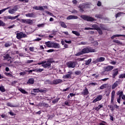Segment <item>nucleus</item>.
I'll use <instances>...</instances> for the list:
<instances>
[{
    "mask_svg": "<svg viewBox=\"0 0 125 125\" xmlns=\"http://www.w3.org/2000/svg\"><path fill=\"white\" fill-rule=\"evenodd\" d=\"M81 51L83 54H84V53H89V52H95V49L91 48H84Z\"/></svg>",
    "mask_w": 125,
    "mask_h": 125,
    "instance_id": "obj_1",
    "label": "nucleus"
},
{
    "mask_svg": "<svg viewBox=\"0 0 125 125\" xmlns=\"http://www.w3.org/2000/svg\"><path fill=\"white\" fill-rule=\"evenodd\" d=\"M16 38L18 40H21V39H23V38H26L27 35L25 34H23V32H17L16 33Z\"/></svg>",
    "mask_w": 125,
    "mask_h": 125,
    "instance_id": "obj_2",
    "label": "nucleus"
},
{
    "mask_svg": "<svg viewBox=\"0 0 125 125\" xmlns=\"http://www.w3.org/2000/svg\"><path fill=\"white\" fill-rule=\"evenodd\" d=\"M43 64L42 65V67H43V68H48L50 67V65H51V62H50V61H43Z\"/></svg>",
    "mask_w": 125,
    "mask_h": 125,
    "instance_id": "obj_3",
    "label": "nucleus"
},
{
    "mask_svg": "<svg viewBox=\"0 0 125 125\" xmlns=\"http://www.w3.org/2000/svg\"><path fill=\"white\" fill-rule=\"evenodd\" d=\"M81 17L83 20H86V21H94V19L91 17L85 15H82Z\"/></svg>",
    "mask_w": 125,
    "mask_h": 125,
    "instance_id": "obj_4",
    "label": "nucleus"
},
{
    "mask_svg": "<svg viewBox=\"0 0 125 125\" xmlns=\"http://www.w3.org/2000/svg\"><path fill=\"white\" fill-rule=\"evenodd\" d=\"M17 10H18V7H17V6H15L13 9L8 10V13L10 14H14Z\"/></svg>",
    "mask_w": 125,
    "mask_h": 125,
    "instance_id": "obj_5",
    "label": "nucleus"
},
{
    "mask_svg": "<svg viewBox=\"0 0 125 125\" xmlns=\"http://www.w3.org/2000/svg\"><path fill=\"white\" fill-rule=\"evenodd\" d=\"M66 65L68 68H75L76 67V62H68Z\"/></svg>",
    "mask_w": 125,
    "mask_h": 125,
    "instance_id": "obj_6",
    "label": "nucleus"
},
{
    "mask_svg": "<svg viewBox=\"0 0 125 125\" xmlns=\"http://www.w3.org/2000/svg\"><path fill=\"white\" fill-rule=\"evenodd\" d=\"M118 74H119V69L118 68L114 69L112 71L113 79H115V78H116V76H117Z\"/></svg>",
    "mask_w": 125,
    "mask_h": 125,
    "instance_id": "obj_7",
    "label": "nucleus"
},
{
    "mask_svg": "<svg viewBox=\"0 0 125 125\" xmlns=\"http://www.w3.org/2000/svg\"><path fill=\"white\" fill-rule=\"evenodd\" d=\"M102 95H100L97 96V97L93 101V103H96L98 101H100L102 100Z\"/></svg>",
    "mask_w": 125,
    "mask_h": 125,
    "instance_id": "obj_8",
    "label": "nucleus"
},
{
    "mask_svg": "<svg viewBox=\"0 0 125 125\" xmlns=\"http://www.w3.org/2000/svg\"><path fill=\"white\" fill-rule=\"evenodd\" d=\"M89 93V92H88V90L87 89L86 87H85V89H83V91L81 93V94H82V95H84V96H85L86 95H88Z\"/></svg>",
    "mask_w": 125,
    "mask_h": 125,
    "instance_id": "obj_9",
    "label": "nucleus"
},
{
    "mask_svg": "<svg viewBox=\"0 0 125 125\" xmlns=\"http://www.w3.org/2000/svg\"><path fill=\"white\" fill-rule=\"evenodd\" d=\"M3 58L5 60H8V61H9L10 63H12V61L10 60L11 59V57L10 56H9V54H6L5 55L3 56Z\"/></svg>",
    "mask_w": 125,
    "mask_h": 125,
    "instance_id": "obj_10",
    "label": "nucleus"
},
{
    "mask_svg": "<svg viewBox=\"0 0 125 125\" xmlns=\"http://www.w3.org/2000/svg\"><path fill=\"white\" fill-rule=\"evenodd\" d=\"M105 71H107V72H110V71H112L113 69H114V66L112 65H108L107 66L104 67V68Z\"/></svg>",
    "mask_w": 125,
    "mask_h": 125,
    "instance_id": "obj_11",
    "label": "nucleus"
},
{
    "mask_svg": "<svg viewBox=\"0 0 125 125\" xmlns=\"http://www.w3.org/2000/svg\"><path fill=\"white\" fill-rule=\"evenodd\" d=\"M21 21L22 23H24L25 24H31L32 23V20L30 19H22Z\"/></svg>",
    "mask_w": 125,
    "mask_h": 125,
    "instance_id": "obj_12",
    "label": "nucleus"
},
{
    "mask_svg": "<svg viewBox=\"0 0 125 125\" xmlns=\"http://www.w3.org/2000/svg\"><path fill=\"white\" fill-rule=\"evenodd\" d=\"M67 20H74V19H78V17L74 15H70L66 18Z\"/></svg>",
    "mask_w": 125,
    "mask_h": 125,
    "instance_id": "obj_13",
    "label": "nucleus"
},
{
    "mask_svg": "<svg viewBox=\"0 0 125 125\" xmlns=\"http://www.w3.org/2000/svg\"><path fill=\"white\" fill-rule=\"evenodd\" d=\"M60 47V45L58 43L53 42L52 45V48H59Z\"/></svg>",
    "mask_w": 125,
    "mask_h": 125,
    "instance_id": "obj_14",
    "label": "nucleus"
},
{
    "mask_svg": "<svg viewBox=\"0 0 125 125\" xmlns=\"http://www.w3.org/2000/svg\"><path fill=\"white\" fill-rule=\"evenodd\" d=\"M19 17V15L16 16L15 17H12L11 16H8L6 17V19H9L11 20H15L16 18H18Z\"/></svg>",
    "mask_w": 125,
    "mask_h": 125,
    "instance_id": "obj_15",
    "label": "nucleus"
},
{
    "mask_svg": "<svg viewBox=\"0 0 125 125\" xmlns=\"http://www.w3.org/2000/svg\"><path fill=\"white\" fill-rule=\"evenodd\" d=\"M33 9H35V10H44L43 9V7L42 6H34L33 7Z\"/></svg>",
    "mask_w": 125,
    "mask_h": 125,
    "instance_id": "obj_16",
    "label": "nucleus"
},
{
    "mask_svg": "<svg viewBox=\"0 0 125 125\" xmlns=\"http://www.w3.org/2000/svg\"><path fill=\"white\" fill-rule=\"evenodd\" d=\"M119 85V81L115 82L112 86V89H115Z\"/></svg>",
    "mask_w": 125,
    "mask_h": 125,
    "instance_id": "obj_17",
    "label": "nucleus"
},
{
    "mask_svg": "<svg viewBox=\"0 0 125 125\" xmlns=\"http://www.w3.org/2000/svg\"><path fill=\"white\" fill-rule=\"evenodd\" d=\"M52 43L53 42H51V41H48L47 42H45V44H46V46L47 47H52Z\"/></svg>",
    "mask_w": 125,
    "mask_h": 125,
    "instance_id": "obj_18",
    "label": "nucleus"
},
{
    "mask_svg": "<svg viewBox=\"0 0 125 125\" xmlns=\"http://www.w3.org/2000/svg\"><path fill=\"white\" fill-rule=\"evenodd\" d=\"M68 73L69 74H66V75H64L63 76V79H69V78H71V75L72 74V72H68Z\"/></svg>",
    "mask_w": 125,
    "mask_h": 125,
    "instance_id": "obj_19",
    "label": "nucleus"
},
{
    "mask_svg": "<svg viewBox=\"0 0 125 125\" xmlns=\"http://www.w3.org/2000/svg\"><path fill=\"white\" fill-rule=\"evenodd\" d=\"M18 89L23 94H28V92L26 91V90H25V89H23L22 88H19Z\"/></svg>",
    "mask_w": 125,
    "mask_h": 125,
    "instance_id": "obj_20",
    "label": "nucleus"
},
{
    "mask_svg": "<svg viewBox=\"0 0 125 125\" xmlns=\"http://www.w3.org/2000/svg\"><path fill=\"white\" fill-rule=\"evenodd\" d=\"M25 16L26 17L33 18L35 17V14H34L33 13H28L25 14Z\"/></svg>",
    "mask_w": 125,
    "mask_h": 125,
    "instance_id": "obj_21",
    "label": "nucleus"
},
{
    "mask_svg": "<svg viewBox=\"0 0 125 125\" xmlns=\"http://www.w3.org/2000/svg\"><path fill=\"white\" fill-rule=\"evenodd\" d=\"M85 6H86V5L84 4H83L79 6V8H80V11H81V12H83V8H85Z\"/></svg>",
    "mask_w": 125,
    "mask_h": 125,
    "instance_id": "obj_22",
    "label": "nucleus"
},
{
    "mask_svg": "<svg viewBox=\"0 0 125 125\" xmlns=\"http://www.w3.org/2000/svg\"><path fill=\"white\" fill-rule=\"evenodd\" d=\"M62 83V80L61 79H57L53 82V83L55 84H58V83Z\"/></svg>",
    "mask_w": 125,
    "mask_h": 125,
    "instance_id": "obj_23",
    "label": "nucleus"
},
{
    "mask_svg": "<svg viewBox=\"0 0 125 125\" xmlns=\"http://www.w3.org/2000/svg\"><path fill=\"white\" fill-rule=\"evenodd\" d=\"M101 108H103V104H101L99 105L97 107H96L95 108V110H96V111H99V110H100V109H101Z\"/></svg>",
    "mask_w": 125,
    "mask_h": 125,
    "instance_id": "obj_24",
    "label": "nucleus"
},
{
    "mask_svg": "<svg viewBox=\"0 0 125 125\" xmlns=\"http://www.w3.org/2000/svg\"><path fill=\"white\" fill-rule=\"evenodd\" d=\"M124 35H121V34H117L115 35H113L111 37L112 40H113V39H115V38H119V37H124Z\"/></svg>",
    "mask_w": 125,
    "mask_h": 125,
    "instance_id": "obj_25",
    "label": "nucleus"
},
{
    "mask_svg": "<svg viewBox=\"0 0 125 125\" xmlns=\"http://www.w3.org/2000/svg\"><path fill=\"white\" fill-rule=\"evenodd\" d=\"M108 71H105V69H104V71H102L101 74V75H102L103 76H106V75H108L109 74V72H108Z\"/></svg>",
    "mask_w": 125,
    "mask_h": 125,
    "instance_id": "obj_26",
    "label": "nucleus"
},
{
    "mask_svg": "<svg viewBox=\"0 0 125 125\" xmlns=\"http://www.w3.org/2000/svg\"><path fill=\"white\" fill-rule=\"evenodd\" d=\"M105 61V58L104 57H100L97 59V61H99V62H103V61Z\"/></svg>",
    "mask_w": 125,
    "mask_h": 125,
    "instance_id": "obj_27",
    "label": "nucleus"
},
{
    "mask_svg": "<svg viewBox=\"0 0 125 125\" xmlns=\"http://www.w3.org/2000/svg\"><path fill=\"white\" fill-rule=\"evenodd\" d=\"M34 79L33 78L29 79L27 82V83H30L31 84H34Z\"/></svg>",
    "mask_w": 125,
    "mask_h": 125,
    "instance_id": "obj_28",
    "label": "nucleus"
},
{
    "mask_svg": "<svg viewBox=\"0 0 125 125\" xmlns=\"http://www.w3.org/2000/svg\"><path fill=\"white\" fill-rule=\"evenodd\" d=\"M113 42H115V43H117L119 45H121L122 44V42L119 40H114L113 41Z\"/></svg>",
    "mask_w": 125,
    "mask_h": 125,
    "instance_id": "obj_29",
    "label": "nucleus"
},
{
    "mask_svg": "<svg viewBox=\"0 0 125 125\" xmlns=\"http://www.w3.org/2000/svg\"><path fill=\"white\" fill-rule=\"evenodd\" d=\"M12 43L10 42H7L6 43H5V47H9V46H11V45H12Z\"/></svg>",
    "mask_w": 125,
    "mask_h": 125,
    "instance_id": "obj_30",
    "label": "nucleus"
},
{
    "mask_svg": "<svg viewBox=\"0 0 125 125\" xmlns=\"http://www.w3.org/2000/svg\"><path fill=\"white\" fill-rule=\"evenodd\" d=\"M92 29H93V30H97L98 29V28L99 27V26H98V25H96V24H93L92 25Z\"/></svg>",
    "mask_w": 125,
    "mask_h": 125,
    "instance_id": "obj_31",
    "label": "nucleus"
},
{
    "mask_svg": "<svg viewBox=\"0 0 125 125\" xmlns=\"http://www.w3.org/2000/svg\"><path fill=\"white\" fill-rule=\"evenodd\" d=\"M124 93L123 91H119L117 92V95H119V96H121L122 97V96L124 95Z\"/></svg>",
    "mask_w": 125,
    "mask_h": 125,
    "instance_id": "obj_32",
    "label": "nucleus"
},
{
    "mask_svg": "<svg viewBox=\"0 0 125 125\" xmlns=\"http://www.w3.org/2000/svg\"><path fill=\"white\" fill-rule=\"evenodd\" d=\"M60 24H61V26H62V28H67V25H66V24H65V23H64V22L62 21L60 22Z\"/></svg>",
    "mask_w": 125,
    "mask_h": 125,
    "instance_id": "obj_33",
    "label": "nucleus"
},
{
    "mask_svg": "<svg viewBox=\"0 0 125 125\" xmlns=\"http://www.w3.org/2000/svg\"><path fill=\"white\" fill-rule=\"evenodd\" d=\"M92 60L91 59H89V60L85 61V65H89L90 62H91Z\"/></svg>",
    "mask_w": 125,
    "mask_h": 125,
    "instance_id": "obj_34",
    "label": "nucleus"
},
{
    "mask_svg": "<svg viewBox=\"0 0 125 125\" xmlns=\"http://www.w3.org/2000/svg\"><path fill=\"white\" fill-rule=\"evenodd\" d=\"M97 31H98L99 34L100 35H102L103 34V32H102V30L101 29H100V27H99V28L97 29Z\"/></svg>",
    "mask_w": 125,
    "mask_h": 125,
    "instance_id": "obj_35",
    "label": "nucleus"
},
{
    "mask_svg": "<svg viewBox=\"0 0 125 125\" xmlns=\"http://www.w3.org/2000/svg\"><path fill=\"white\" fill-rule=\"evenodd\" d=\"M72 33L74 35H76V36H81V34H80V33H79L78 31H72Z\"/></svg>",
    "mask_w": 125,
    "mask_h": 125,
    "instance_id": "obj_36",
    "label": "nucleus"
},
{
    "mask_svg": "<svg viewBox=\"0 0 125 125\" xmlns=\"http://www.w3.org/2000/svg\"><path fill=\"white\" fill-rule=\"evenodd\" d=\"M44 23H41V24H39L37 25V26L38 27V28H43V27H44Z\"/></svg>",
    "mask_w": 125,
    "mask_h": 125,
    "instance_id": "obj_37",
    "label": "nucleus"
},
{
    "mask_svg": "<svg viewBox=\"0 0 125 125\" xmlns=\"http://www.w3.org/2000/svg\"><path fill=\"white\" fill-rule=\"evenodd\" d=\"M122 14H123V13L122 12H119L118 13L116 14L115 16L116 18H118V17H120Z\"/></svg>",
    "mask_w": 125,
    "mask_h": 125,
    "instance_id": "obj_38",
    "label": "nucleus"
},
{
    "mask_svg": "<svg viewBox=\"0 0 125 125\" xmlns=\"http://www.w3.org/2000/svg\"><path fill=\"white\" fill-rule=\"evenodd\" d=\"M59 99H60V98H57L56 99H54L52 101V103H53L54 104H55V103H56L57 102H58V101H59Z\"/></svg>",
    "mask_w": 125,
    "mask_h": 125,
    "instance_id": "obj_39",
    "label": "nucleus"
},
{
    "mask_svg": "<svg viewBox=\"0 0 125 125\" xmlns=\"http://www.w3.org/2000/svg\"><path fill=\"white\" fill-rule=\"evenodd\" d=\"M45 12L47 14H48V15H50V16H53V14L51 13L50 12L48 11H45Z\"/></svg>",
    "mask_w": 125,
    "mask_h": 125,
    "instance_id": "obj_40",
    "label": "nucleus"
},
{
    "mask_svg": "<svg viewBox=\"0 0 125 125\" xmlns=\"http://www.w3.org/2000/svg\"><path fill=\"white\" fill-rule=\"evenodd\" d=\"M0 91L2 92H4L5 91V89L4 88V87L3 86H0Z\"/></svg>",
    "mask_w": 125,
    "mask_h": 125,
    "instance_id": "obj_41",
    "label": "nucleus"
},
{
    "mask_svg": "<svg viewBox=\"0 0 125 125\" xmlns=\"http://www.w3.org/2000/svg\"><path fill=\"white\" fill-rule=\"evenodd\" d=\"M124 78H125V73L121 74L119 76V79H124Z\"/></svg>",
    "mask_w": 125,
    "mask_h": 125,
    "instance_id": "obj_42",
    "label": "nucleus"
},
{
    "mask_svg": "<svg viewBox=\"0 0 125 125\" xmlns=\"http://www.w3.org/2000/svg\"><path fill=\"white\" fill-rule=\"evenodd\" d=\"M95 18L101 19V18H102V16L101 14H96L95 15Z\"/></svg>",
    "mask_w": 125,
    "mask_h": 125,
    "instance_id": "obj_43",
    "label": "nucleus"
},
{
    "mask_svg": "<svg viewBox=\"0 0 125 125\" xmlns=\"http://www.w3.org/2000/svg\"><path fill=\"white\" fill-rule=\"evenodd\" d=\"M83 53H82V52L81 51L77 53V54H76L75 56H80V55H83Z\"/></svg>",
    "mask_w": 125,
    "mask_h": 125,
    "instance_id": "obj_44",
    "label": "nucleus"
},
{
    "mask_svg": "<svg viewBox=\"0 0 125 125\" xmlns=\"http://www.w3.org/2000/svg\"><path fill=\"white\" fill-rule=\"evenodd\" d=\"M121 99H122V97L119 96V97L117 99V102L119 104H121Z\"/></svg>",
    "mask_w": 125,
    "mask_h": 125,
    "instance_id": "obj_45",
    "label": "nucleus"
},
{
    "mask_svg": "<svg viewBox=\"0 0 125 125\" xmlns=\"http://www.w3.org/2000/svg\"><path fill=\"white\" fill-rule=\"evenodd\" d=\"M121 99H122V97L119 96V97L117 99V102L119 104H121Z\"/></svg>",
    "mask_w": 125,
    "mask_h": 125,
    "instance_id": "obj_46",
    "label": "nucleus"
},
{
    "mask_svg": "<svg viewBox=\"0 0 125 125\" xmlns=\"http://www.w3.org/2000/svg\"><path fill=\"white\" fill-rule=\"evenodd\" d=\"M104 88H106V84H103L100 87V89H104Z\"/></svg>",
    "mask_w": 125,
    "mask_h": 125,
    "instance_id": "obj_47",
    "label": "nucleus"
},
{
    "mask_svg": "<svg viewBox=\"0 0 125 125\" xmlns=\"http://www.w3.org/2000/svg\"><path fill=\"white\" fill-rule=\"evenodd\" d=\"M79 44H83V45H86L87 42H82L79 43Z\"/></svg>",
    "mask_w": 125,
    "mask_h": 125,
    "instance_id": "obj_48",
    "label": "nucleus"
},
{
    "mask_svg": "<svg viewBox=\"0 0 125 125\" xmlns=\"http://www.w3.org/2000/svg\"><path fill=\"white\" fill-rule=\"evenodd\" d=\"M83 30H85V31H87L89 30H93V28L91 27H85V28H83Z\"/></svg>",
    "mask_w": 125,
    "mask_h": 125,
    "instance_id": "obj_49",
    "label": "nucleus"
},
{
    "mask_svg": "<svg viewBox=\"0 0 125 125\" xmlns=\"http://www.w3.org/2000/svg\"><path fill=\"white\" fill-rule=\"evenodd\" d=\"M9 8V7H7L6 8L1 10L0 13H2V12H4V11H5V10H7V9H8Z\"/></svg>",
    "mask_w": 125,
    "mask_h": 125,
    "instance_id": "obj_50",
    "label": "nucleus"
},
{
    "mask_svg": "<svg viewBox=\"0 0 125 125\" xmlns=\"http://www.w3.org/2000/svg\"><path fill=\"white\" fill-rule=\"evenodd\" d=\"M43 106L45 107L46 108H48L49 107V105H48V104L45 103H44L43 104Z\"/></svg>",
    "mask_w": 125,
    "mask_h": 125,
    "instance_id": "obj_51",
    "label": "nucleus"
},
{
    "mask_svg": "<svg viewBox=\"0 0 125 125\" xmlns=\"http://www.w3.org/2000/svg\"><path fill=\"white\" fill-rule=\"evenodd\" d=\"M5 75L7 77H13L12 74L10 73H5Z\"/></svg>",
    "mask_w": 125,
    "mask_h": 125,
    "instance_id": "obj_52",
    "label": "nucleus"
},
{
    "mask_svg": "<svg viewBox=\"0 0 125 125\" xmlns=\"http://www.w3.org/2000/svg\"><path fill=\"white\" fill-rule=\"evenodd\" d=\"M97 83H89V85H93V86H94V85H97Z\"/></svg>",
    "mask_w": 125,
    "mask_h": 125,
    "instance_id": "obj_53",
    "label": "nucleus"
},
{
    "mask_svg": "<svg viewBox=\"0 0 125 125\" xmlns=\"http://www.w3.org/2000/svg\"><path fill=\"white\" fill-rule=\"evenodd\" d=\"M114 99H115V97H111V104H113L114 103Z\"/></svg>",
    "mask_w": 125,
    "mask_h": 125,
    "instance_id": "obj_54",
    "label": "nucleus"
},
{
    "mask_svg": "<svg viewBox=\"0 0 125 125\" xmlns=\"http://www.w3.org/2000/svg\"><path fill=\"white\" fill-rule=\"evenodd\" d=\"M115 91H112L111 92V97H115Z\"/></svg>",
    "mask_w": 125,
    "mask_h": 125,
    "instance_id": "obj_55",
    "label": "nucleus"
},
{
    "mask_svg": "<svg viewBox=\"0 0 125 125\" xmlns=\"http://www.w3.org/2000/svg\"><path fill=\"white\" fill-rule=\"evenodd\" d=\"M7 106H9V107H14V106H13V105H12V104L10 103H7Z\"/></svg>",
    "mask_w": 125,
    "mask_h": 125,
    "instance_id": "obj_56",
    "label": "nucleus"
},
{
    "mask_svg": "<svg viewBox=\"0 0 125 125\" xmlns=\"http://www.w3.org/2000/svg\"><path fill=\"white\" fill-rule=\"evenodd\" d=\"M42 71H43V68H39V69L37 70V72H42Z\"/></svg>",
    "mask_w": 125,
    "mask_h": 125,
    "instance_id": "obj_57",
    "label": "nucleus"
},
{
    "mask_svg": "<svg viewBox=\"0 0 125 125\" xmlns=\"http://www.w3.org/2000/svg\"><path fill=\"white\" fill-rule=\"evenodd\" d=\"M34 92H39L40 91V89L37 88V89H33Z\"/></svg>",
    "mask_w": 125,
    "mask_h": 125,
    "instance_id": "obj_58",
    "label": "nucleus"
},
{
    "mask_svg": "<svg viewBox=\"0 0 125 125\" xmlns=\"http://www.w3.org/2000/svg\"><path fill=\"white\" fill-rule=\"evenodd\" d=\"M109 117H110V120L114 121V117H113V116L109 115Z\"/></svg>",
    "mask_w": 125,
    "mask_h": 125,
    "instance_id": "obj_59",
    "label": "nucleus"
},
{
    "mask_svg": "<svg viewBox=\"0 0 125 125\" xmlns=\"http://www.w3.org/2000/svg\"><path fill=\"white\" fill-rule=\"evenodd\" d=\"M29 50L30 51H34V50H35V48L34 47H30L29 48Z\"/></svg>",
    "mask_w": 125,
    "mask_h": 125,
    "instance_id": "obj_60",
    "label": "nucleus"
},
{
    "mask_svg": "<svg viewBox=\"0 0 125 125\" xmlns=\"http://www.w3.org/2000/svg\"><path fill=\"white\" fill-rule=\"evenodd\" d=\"M43 102H42V103H40L39 104V107H42V106H43Z\"/></svg>",
    "mask_w": 125,
    "mask_h": 125,
    "instance_id": "obj_61",
    "label": "nucleus"
},
{
    "mask_svg": "<svg viewBox=\"0 0 125 125\" xmlns=\"http://www.w3.org/2000/svg\"><path fill=\"white\" fill-rule=\"evenodd\" d=\"M33 62H34V61L33 60H28L26 61V63H33Z\"/></svg>",
    "mask_w": 125,
    "mask_h": 125,
    "instance_id": "obj_62",
    "label": "nucleus"
},
{
    "mask_svg": "<svg viewBox=\"0 0 125 125\" xmlns=\"http://www.w3.org/2000/svg\"><path fill=\"white\" fill-rule=\"evenodd\" d=\"M75 74H76V75H79L81 74V71H75Z\"/></svg>",
    "mask_w": 125,
    "mask_h": 125,
    "instance_id": "obj_63",
    "label": "nucleus"
},
{
    "mask_svg": "<svg viewBox=\"0 0 125 125\" xmlns=\"http://www.w3.org/2000/svg\"><path fill=\"white\" fill-rule=\"evenodd\" d=\"M97 4L98 6H101V4H102L101 2L99 1Z\"/></svg>",
    "mask_w": 125,
    "mask_h": 125,
    "instance_id": "obj_64",
    "label": "nucleus"
}]
</instances>
